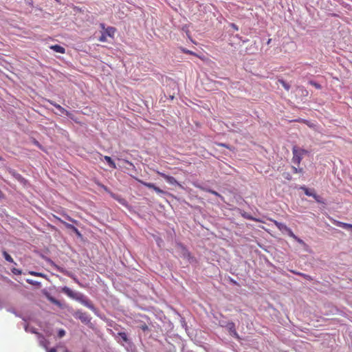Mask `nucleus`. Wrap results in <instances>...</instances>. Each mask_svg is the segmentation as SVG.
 Wrapping results in <instances>:
<instances>
[{"mask_svg":"<svg viewBox=\"0 0 352 352\" xmlns=\"http://www.w3.org/2000/svg\"><path fill=\"white\" fill-rule=\"evenodd\" d=\"M138 182H140V184H142V185H144V186L148 188H152L153 189L157 194H166V192L164 191L163 190L160 189L159 187L156 186L153 183H148V182H144L141 179H137Z\"/></svg>","mask_w":352,"mask_h":352,"instance_id":"nucleus-5","label":"nucleus"},{"mask_svg":"<svg viewBox=\"0 0 352 352\" xmlns=\"http://www.w3.org/2000/svg\"><path fill=\"white\" fill-rule=\"evenodd\" d=\"M312 197H314V199H315L317 202H318V203H322V201H321V197H320L319 195H316L315 192H314V195L312 196Z\"/></svg>","mask_w":352,"mask_h":352,"instance_id":"nucleus-29","label":"nucleus"},{"mask_svg":"<svg viewBox=\"0 0 352 352\" xmlns=\"http://www.w3.org/2000/svg\"><path fill=\"white\" fill-rule=\"evenodd\" d=\"M333 223L337 226L341 227L344 229L352 228V224L341 222L339 221L333 220Z\"/></svg>","mask_w":352,"mask_h":352,"instance_id":"nucleus-9","label":"nucleus"},{"mask_svg":"<svg viewBox=\"0 0 352 352\" xmlns=\"http://www.w3.org/2000/svg\"><path fill=\"white\" fill-rule=\"evenodd\" d=\"M29 274L32 275V276H34L45 277V275L43 273H41V272H34V271H30V272H29Z\"/></svg>","mask_w":352,"mask_h":352,"instance_id":"nucleus-22","label":"nucleus"},{"mask_svg":"<svg viewBox=\"0 0 352 352\" xmlns=\"http://www.w3.org/2000/svg\"><path fill=\"white\" fill-rule=\"evenodd\" d=\"M292 170L294 173H302L303 168H299V166H292Z\"/></svg>","mask_w":352,"mask_h":352,"instance_id":"nucleus-21","label":"nucleus"},{"mask_svg":"<svg viewBox=\"0 0 352 352\" xmlns=\"http://www.w3.org/2000/svg\"><path fill=\"white\" fill-rule=\"evenodd\" d=\"M102 188H103L106 191H108V189H107V188L105 186L102 185Z\"/></svg>","mask_w":352,"mask_h":352,"instance_id":"nucleus-41","label":"nucleus"},{"mask_svg":"<svg viewBox=\"0 0 352 352\" xmlns=\"http://www.w3.org/2000/svg\"><path fill=\"white\" fill-rule=\"evenodd\" d=\"M198 188H201V189H202V190H206V189H205V188H202V187H200V186H198Z\"/></svg>","mask_w":352,"mask_h":352,"instance_id":"nucleus-46","label":"nucleus"},{"mask_svg":"<svg viewBox=\"0 0 352 352\" xmlns=\"http://www.w3.org/2000/svg\"><path fill=\"white\" fill-rule=\"evenodd\" d=\"M54 217L58 221H59L60 223H63L67 229L72 230L77 236H81L80 232H79V230L74 226L65 222V221H63V219H61L60 218H59V217H58L56 216H54Z\"/></svg>","mask_w":352,"mask_h":352,"instance_id":"nucleus-6","label":"nucleus"},{"mask_svg":"<svg viewBox=\"0 0 352 352\" xmlns=\"http://www.w3.org/2000/svg\"><path fill=\"white\" fill-rule=\"evenodd\" d=\"M73 316L75 318L79 319L84 324H88L91 321L89 316L87 313L82 312L80 310L76 311Z\"/></svg>","mask_w":352,"mask_h":352,"instance_id":"nucleus-3","label":"nucleus"},{"mask_svg":"<svg viewBox=\"0 0 352 352\" xmlns=\"http://www.w3.org/2000/svg\"><path fill=\"white\" fill-rule=\"evenodd\" d=\"M50 47L51 50H53L56 52H58V53H60V54H65V49L63 47H62V46H60L59 45H51Z\"/></svg>","mask_w":352,"mask_h":352,"instance_id":"nucleus-11","label":"nucleus"},{"mask_svg":"<svg viewBox=\"0 0 352 352\" xmlns=\"http://www.w3.org/2000/svg\"><path fill=\"white\" fill-rule=\"evenodd\" d=\"M45 349L47 350V352H57V349L56 348H52L50 349H47V346H44Z\"/></svg>","mask_w":352,"mask_h":352,"instance_id":"nucleus-33","label":"nucleus"},{"mask_svg":"<svg viewBox=\"0 0 352 352\" xmlns=\"http://www.w3.org/2000/svg\"><path fill=\"white\" fill-rule=\"evenodd\" d=\"M140 328H141V329H142V330H143L144 331H145L148 330V326H147L146 324H144L142 325V326L140 327Z\"/></svg>","mask_w":352,"mask_h":352,"instance_id":"nucleus-35","label":"nucleus"},{"mask_svg":"<svg viewBox=\"0 0 352 352\" xmlns=\"http://www.w3.org/2000/svg\"><path fill=\"white\" fill-rule=\"evenodd\" d=\"M232 282L234 283V284H236V282L233 280H232Z\"/></svg>","mask_w":352,"mask_h":352,"instance_id":"nucleus-48","label":"nucleus"},{"mask_svg":"<svg viewBox=\"0 0 352 352\" xmlns=\"http://www.w3.org/2000/svg\"><path fill=\"white\" fill-rule=\"evenodd\" d=\"M157 175L163 177L168 184L172 185H177L179 186H182L181 184H179L176 179L173 177V176L168 175L164 173L160 172L158 170L155 171Z\"/></svg>","mask_w":352,"mask_h":352,"instance_id":"nucleus-4","label":"nucleus"},{"mask_svg":"<svg viewBox=\"0 0 352 352\" xmlns=\"http://www.w3.org/2000/svg\"><path fill=\"white\" fill-rule=\"evenodd\" d=\"M110 195L113 199L118 201L121 204H122V205L126 204V200L124 199L121 198L120 197H119L118 195H117L113 192H110Z\"/></svg>","mask_w":352,"mask_h":352,"instance_id":"nucleus-14","label":"nucleus"},{"mask_svg":"<svg viewBox=\"0 0 352 352\" xmlns=\"http://www.w3.org/2000/svg\"><path fill=\"white\" fill-rule=\"evenodd\" d=\"M61 291L69 298L80 302L82 305H85L89 309L92 311L95 310V307L93 305V303L89 300H88L83 294L78 292H75L67 286L63 287L61 289Z\"/></svg>","mask_w":352,"mask_h":352,"instance_id":"nucleus-1","label":"nucleus"},{"mask_svg":"<svg viewBox=\"0 0 352 352\" xmlns=\"http://www.w3.org/2000/svg\"><path fill=\"white\" fill-rule=\"evenodd\" d=\"M69 221L72 222V223H74L75 224H78V223L77 220H75L74 219H73L72 217H70L69 219Z\"/></svg>","mask_w":352,"mask_h":352,"instance_id":"nucleus-36","label":"nucleus"},{"mask_svg":"<svg viewBox=\"0 0 352 352\" xmlns=\"http://www.w3.org/2000/svg\"><path fill=\"white\" fill-rule=\"evenodd\" d=\"M272 221L274 223V225L277 227V228L281 232H285L286 229H287V228H288L285 224L278 222L276 220H272Z\"/></svg>","mask_w":352,"mask_h":352,"instance_id":"nucleus-10","label":"nucleus"},{"mask_svg":"<svg viewBox=\"0 0 352 352\" xmlns=\"http://www.w3.org/2000/svg\"><path fill=\"white\" fill-rule=\"evenodd\" d=\"M12 272L16 275H21L22 274L21 270L16 268L12 269Z\"/></svg>","mask_w":352,"mask_h":352,"instance_id":"nucleus-28","label":"nucleus"},{"mask_svg":"<svg viewBox=\"0 0 352 352\" xmlns=\"http://www.w3.org/2000/svg\"><path fill=\"white\" fill-rule=\"evenodd\" d=\"M62 215L68 221H69V219L71 217L70 216H69L68 214H67L65 213H63Z\"/></svg>","mask_w":352,"mask_h":352,"instance_id":"nucleus-39","label":"nucleus"},{"mask_svg":"<svg viewBox=\"0 0 352 352\" xmlns=\"http://www.w3.org/2000/svg\"><path fill=\"white\" fill-rule=\"evenodd\" d=\"M110 195L113 199L118 201L121 204H122V205L126 204V200L124 199L121 198L120 197H119L118 195H117L113 192H110Z\"/></svg>","mask_w":352,"mask_h":352,"instance_id":"nucleus-15","label":"nucleus"},{"mask_svg":"<svg viewBox=\"0 0 352 352\" xmlns=\"http://www.w3.org/2000/svg\"><path fill=\"white\" fill-rule=\"evenodd\" d=\"M228 328L231 335L236 338H239V334L236 331L235 324L234 322H229L228 324Z\"/></svg>","mask_w":352,"mask_h":352,"instance_id":"nucleus-8","label":"nucleus"},{"mask_svg":"<svg viewBox=\"0 0 352 352\" xmlns=\"http://www.w3.org/2000/svg\"><path fill=\"white\" fill-rule=\"evenodd\" d=\"M116 28L113 27H108L105 29L104 34L109 37L113 38L114 36V34L116 32Z\"/></svg>","mask_w":352,"mask_h":352,"instance_id":"nucleus-12","label":"nucleus"},{"mask_svg":"<svg viewBox=\"0 0 352 352\" xmlns=\"http://www.w3.org/2000/svg\"><path fill=\"white\" fill-rule=\"evenodd\" d=\"M118 335L122 338V339L124 341V342H127L128 341V338H127V335L126 333L124 332H120L118 333Z\"/></svg>","mask_w":352,"mask_h":352,"instance_id":"nucleus-26","label":"nucleus"},{"mask_svg":"<svg viewBox=\"0 0 352 352\" xmlns=\"http://www.w3.org/2000/svg\"><path fill=\"white\" fill-rule=\"evenodd\" d=\"M300 189H302L304 191L305 194L309 197H312L314 194V190H311L305 186H301Z\"/></svg>","mask_w":352,"mask_h":352,"instance_id":"nucleus-16","label":"nucleus"},{"mask_svg":"<svg viewBox=\"0 0 352 352\" xmlns=\"http://www.w3.org/2000/svg\"><path fill=\"white\" fill-rule=\"evenodd\" d=\"M2 195H3V193H2L1 190H0V197H2Z\"/></svg>","mask_w":352,"mask_h":352,"instance_id":"nucleus-47","label":"nucleus"},{"mask_svg":"<svg viewBox=\"0 0 352 352\" xmlns=\"http://www.w3.org/2000/svg\"><path fill=\"white\" fill-rule=\"evenodd\" d=\"M309 83L318 89H320L322 88L321 85L316 82L311 80Z\"/></svg>","mask_w":352,"mask_h":352,"instance_id":"nucleus-27","label":"nucleus"},{"mask_svg":"<svg viewBox=\"0 0 352 352\" xmlns=\"http://www.w3.org/2000/svg\"><path fill=\"white\" fill-rule=\"evenodd\" d=\"M3 255L7 261L10 263H14L13 258L6 251H3Z\"/></svg>","mask_w":352,"mask_h":352,"instance_id":"nucleus-17","label":"nucleus"},{"mask_svg":"<svg viewBox=\"0 0 352 352\" xmlns=\"http://www.w3.org/2000/svg\"><path fill=\"white\" fill-rule=\"evenodd\" d=\"M2 160V157H0V160Z\"/></svg>","mask_w":352,"mask_h":352,"instance_id":"nucleus-49","label":"nucleus"},{"mask_svg":"<svg viewBox=\"0 0 352 352\" xmlns=\"http://www.w3.org/2000/svg\"><path fill=\"white\" fill-rule=\"evenodd\" d=\"M293 273L296 274H298L302 277H303L304 278L308 280H312L313 278L308 274H303V273H300V272H292Z\"/></svg>","mask_w":352,"mask_h":352,"instance_id":"nucleus-19","label":"nucleus"},{"mask_svg":"<svg viewBox=\"0 0 352 352\" xmlns=\"http://www.w3.org/2000/svg\"><path fill=\"white\" fill-rule=\"evenodd\" d=\"M100 27H101L102 29H105L104 28V24H103V23L100 24Z\"/></svg>","mask_w":352,"mask_h":352,"instance_id":"nucleus-42","label":"nucleus"},{"mask_svg":"<svg viewBox=\"0 0 352 352\" xmlns=\"http://www.w3.org/2000/svg\"><path fill=\"white\" fill-rule=\"evenodd\" d=\"M206 190L207 192H210V193L212 194V195H216V196H217V197H220L221 199H223V197H222L219 193H218L217 192H216V191H214V190H211V189H206Z\"/></svg>","mask_w":352,"mask_h":352,"instance_id":"nucleus-23","label":"nucleus"},{"mask_svg":"<svg viewBox=\"0 0 352 352\" xmlns=\"http://www.w3.org/2000/svg\"><path fill=\"white\" fill-rule=\"evenodd\" d=\"M26 281H27V283H28L29 284L32 285H38L40 284L38 282L34 281L31 279H27Z\"/></svg>","mask_w":352,"mask_h":352,"instance_id":"nucleus-31","label":"nucleus"},{"mask_svg":"<svg viewBox=\"0 0 352 352\" xmlns=\"http://www.w3.org/2000/svg\"><path fill=\"white\" fill-rule=\"evenodd\" d=\"M232 26L234 27V29L238 30L237 27L234 24H232Z\"/></svg>","mask_w":352,"mask_h":352,"instance_id":"nucleus-43","label":"nucleus"},{"mask_svg":"<svg viewBox=\"0 0 352 352\" xmlns=\"http://www.w3.org/2000/svg\"><path fill=\"white\" fill-rule=\"evenodd\" d=\"M271 41H272V39H271V38L268 39V41H267V44L270 43Z\"/></svg>","mask_w":352,"mask_h":352,"instance_id":"nucleus-45","label":"nucleus"},{"mask_svg":"<svg viewBox=\"0 0 352 352\" xmlns=\"http://www.w3.org/2000/svg\"><path fill=\"white\" fill-rule=\"evenodd\" d=\"M288 235L293 238V239H296V235H295V234L293 232V231L289 228H287V229H286V231H285Z\"/></svg>","mask_w":352,"mask_h":352,"instance_id":"nucleus-24","label":"nucleus"},{"mask_svg":"<svg viewBox=\"0 0 352 352\" xmlns=\"http://www.w3.org/2000/svg\"><path fill=\"white\" fill-rule=\"evenodd\" d=\"M278 82L282 85V86L287 90L289 91L290 89V85L287 84L285 80L282 79H279Z\"/></svg>","mask_w":352,"mask_h":352,"instance_id":"nucleus-20","label":"nucleus"},{"mask_svg":"<svg viewBox=\"0 0 352 352\" xmlns=\"http://www.w3.org/2000/svg\"><path fill=\"white\" fill-rule=\"evenodd\" d=\"M47 298L48 300L52 302L53 304L56 305H58L59 307L61 306V303L60 302V301H58V300H56V298H54V297L52 296H47Z\"/></svg>","mask_w":352,"mask_h":352,"instance_id":"nucleus-18","label":"nucleus"},{"mask_svg":"<svg viewBox=\"0 0 352 352\" xmlns=\"http://www.w3.org/2000/svg\"><path fill=\"white\" fill-rule=\"evenodd\" d=\"M123 161H124L125 163H126L127 164L130 165L131 166L134 167V166H133V163H132V162H129V161H128V160H124Z\"/></svg>","mask_w":352,"mask_h":352,"instance_id":"nucleus-38","label":"nucleus"},{"mask_svg":"<svg viewBox=\"0 0 352 352\" xmlns=\"http://www.w3.org/2000/svg\"><path fill=\"white\" fill-rule=\"evenodd\" d=\"M99 41L101 42L107 41V35L104 33H102L100 37L99 38Z\"/></svg>","mask_w":352,"mask_h":352,"instance_id":"nucleus-30","label":"nucleus"},{"mask_svg":"<svg viewBox=\"0 0 352 352\" xmlns=\"http://www.w3.org/2000/svg\"><path fill=\"white\" fill-rule=\"evenodd\" d=\"M294 239L295 241H296L298 243L301 244V245H305V242L302 239L298 238L297 236H296V239Z\"/></svg>","mask_w":352,"mask_h":352,"instance_id":"nucleus-32","label":"nucleus"},{"mask_svg":"<svg viewBox=\"0 0 352 352\" xmlns=\"http://www.w3.org/2000/svg\"><path fill=\"white\" fill-rule=\"evenodd\" d=\"M104 160L108 163L109 166L112 168H116V165L115 162L112 160V159L109 156H104Z\"/></svg>","mask_w":352,"mask_h":352,"instance_id":"nucleus-13","label":"nucleus"},{"mask_svg":"<svg viewBox=\"0 0 352 352\" xmlns=\"http://www.w3.org/2000/svg\"><path fill=\"white\" fill-rule=\"evenodd\" d=\"M292 162L297 166H299L302 159V156L307 154V151L305 149L298 148L297 146H294L292 148Z\"/></svg>","mask_w":352,"mask_h":352,"instance_id":"nucleus-2","label":"nucleus"},{"mask_svg":"<svg viewBox=\"0 0 352 352\" xmlns=\"http://www.w3.org/2000/svg\"><path fill=\"white\" fill-rule=\"evenodd\" d=\"M65 334V331L63 330V329H60L59 331H58V336L60 338H62L63 336H64Z\"/></svg>","mask_w":352,"mask_h":352,"instance_id":"nucleus-34","label":"nucleus"},{"mask_svg":"<svg viewBox=\"0 0 352 352\" xmlns=\"http://www.w3.org/2000/svg\"><path fill=\"white\" fill-rule=\"evenodd\" d=\"M47 102L50 103L52 105L54 106L57 109H58L61 113L65 114L67 116H71V113L65 108L62 107L60 104H56V102L50 100H48Z\"/></svg>","mask_w":352,"mask_h":352,"instance_id":"nucleus-7","label":"nucleus"},{"mask_svg":"<svg viewBox=\"0 0 352 352\" xmlns=\"http://www.w3.org/2000/svg\"><path fill=\"white\" fill-rule=\"evenodd\" d=\"M219 145L221 146H223V147L228 148V146L226 144H223V143L219 144Z\"/></svg>","mask_w":352,"mask_h":352,"instance_id":"nucleus-40","label":"nucleus"},{"mask_svg":"<svg viewBox=\"0 0 352 352\" xmlns=\"http://www.w3.org/2000/svg\"><path fill=\"white\" fill-rule=\"evenodd\" d=\"M286 178H287V179H291V177L289 176V175H287Z\"/></svg>","mask_w":352,"mask_h":352,"instance_id":"nucleus-44","label":"nucleus"},{"mask_svg":"<svg viewBox=\"0 0 352 352\" xmlns=\"http://www.w3.org/2000/svg\"><path fill=\"white\" fill-rule=\"evenodd\" d=\"M183 52L186 54L193 55V56H195L197 57L201 58L199 55H197L196 53L193 52L192 51H190L188 50H183Z\"/></svg>","mask_w":352,"mask_h":352,"instance_id":"nucleus-25","label":"nucleus"},{"mask_svg":"<svg viewBox=\"0 0 352 352\" xmlns=\"http://www.w3.org/2000/svg\"><path fill=\"white\" fill-rule=\"evenodd\" d=\"M57 349H62L63 352H69L68 351L65 346H58Z\"/></svg>","mask_w":352,"mask_h":352,"instance_id":"nucleus-37","label":"nucleus"}]
</instances>
